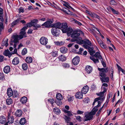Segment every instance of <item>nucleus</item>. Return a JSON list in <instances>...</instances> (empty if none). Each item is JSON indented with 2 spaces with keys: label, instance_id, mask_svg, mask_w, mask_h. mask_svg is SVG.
<instances>
[{
  "label": "nucleus",
  "instance_id": "obj_37",
  "mask_svg": "<svg viewBox=\"0 0 125 125\" xmlns=\"http://www.w3.org/2000/svg\"><path fill=\"white\" fill-rule=\"evenodd\" d=\"M64 118L65 120V122L67 123H68L70 120V118L67 116L65 115Z\"/></svg>",
  "mask_w": 125,
  "mask_h": 125
},
{
  "label": "nucleus",
  "instance_id": "obj_20",
  "mask_svg": "<svg viewBox=\"0 0 125 125\" xmlns=\"http://www.w3.org/2000/svg\"><path fill=\"white\" fill-rule=\"evenodd\" d=\"M56 97L57 99L60 101L59 102L60 103L59 104L61 105L62 103H61V101L60 100H62V95L60 93H58L56 94Z\"/></svg>",
  "mask_w": 125,
  "mask_h": 125
},
{
  "label": "nucleus",
  "instance_id": "obj_15",
  "mask_svg": "<svg viewBox=\"0 0 125 125\" xmlns=\"http://www.w3.org/2000/svg\"><path fill=\"white\" fill-rule=\"evenodd\" d=\"M106 76V75H105L104 76H101L102 78H100V79L102 83L104 82L108 83L109 82V78L108 77H105Z\"/></svg>",
  "mask_w": 125,
  "mask_h": 125
},
{
  "label": "nucleus",
  "instance_id": "obj_10",
  "mask_svg": "<svg viewBox=\"0 0 125 125\" xmlns=\"http://www.w3.org/2000/svg\"><path fill=\"white\" fill-rule=\"evenodd\" d=\"M67 24L66 23H63L61 24V29L63 33H65L67 31Z\"/></svg>",
  "mask_w": 125,
  "mask_h": 125
},
{
  "label": "nucleus",
  "instance_id": "obj_34",
  "mask_svg": "<svg viewBox=\"0 0 125 125\" xmlns=\"http://www.w3.org/2000/svg\"><path fill=\"white\" fill-rule=\"evenodd\" d=\"M54 43L55 45H61L64 44V42L62 41H55L54 42Z\"/></svg>",
  "mask_w": 125,
  "mask_h": 125
},
{
  "label": "nucleus",
  "instance_id": "obj_49",
  "mask_svg": "<svg viewBox=\"0 0 125 125\" xmlns=\"http://www.w3.org/2000/svg\"><path fill=\"white\" fill-rule=\"evenodd\" d=\"M52 55L54 57L58 55L57 52L56 51L52 52Z\"/></svg>",
  "mask_w": 125,
  "mask_h": 125
},
{
  "label": "nucleus",
  "instance_id": "obj_36",
  "mask_svg": "<svg viewBox=\"0 0 125 125\" xmlns=\"http://www.w3.org/2000/svg\"><path fill=\"white\" fill-rule=\"evenodd\" d=\"M109 8L110 10H112V12L114 14H115L117 15H118L119 14V13L118 11H116L115 9H114L111 7H110Z\"/></svg>",
  "mask_w": 125,
  "mask_h": 125
},
{
  "label": "nucleus",
  "instance_id": "obj_31",
  "mask_svg": "<svg viewBox=\"0 0 125 125\" xmlns=\"http://www.w3.org/2000/svg\"><path fill=\"white\" fill-rule=\"evenodd\" d=\"M53 111L54 113L57 115L61 113L60 110L57 108H54L53 109Z\"/></svg>",
  "mask_w": 125,
  "mask_h": 125
},
{
  "label": "nucleus",
  "instance_id": "obj_26",
  "mask_svg": "<svg viewBox=\"0 0 125 125\" xmlns=\"http://www.w3.org/2000/svg\"><path fill=\"white\" fill-rule=\"evenodd\" d=\"M27 97L24 96L21 98L20 99L21 102L23 104H24L27 102Z\"/></svg>",
  "mask_w": 125,
  "mask_h": 125
},
{
  "label": "nucleus",
  "instance_id": "obj_4",
  "mask_svg": "<svg viewBox=\"0 0 125 125\" xmlns=\"http://www.w3.org/2000/svg\"><path fill=\"white\" fill-rule=\"evenodd\" d=\"M27 29V28L26 26H24L21 29V31L20 32V35H18L20 39H22L24 37H26V36L25 35L26 33L25 31Z\"/></svg>",
  "mask_w": 125,
  "mask_h": 125
},
{
  "label": "nucleus",
  "instance_id": "obj_63",
  "mask_svg": "<svg viewBox=\"0 0 125 125\" xmlns=\"http://www.w3.org/2000/svg\"><path fill=\"white\" fill-rule=\"evenodd\" d=\"M112 93L110 92L108 94V96L107 98L110 99V98L112 96Z\"/></svg>",
  "mask_w": 125,
  "mask_h": 125
},
{
  "label": "nucleus",
  "instance_id": "obj_58",
  "mask_svg": "<svg viewBox=\"0 0 125 125\" xmlns=\"http://www.w3.org/2000/svg\"><path fill=\"white\" fill-rule=\"evenodd\" d=\"M88 51L89 52V53L91 52L94 49V48L93 47H89L88 49Z\"/></svg>",
  "mask_w": 125,
  "mask_h": 125
},
{
  "label": "nucleus",
  "instance_id": "obj_5",
  "mask_svg": "<svg viewBox=\"0 0 125 125\" xmlns=\"http://www.w3.org/2000/svg\"><path fill=\"white\" fill-rule=\"evenodd\" d=\"M107 69L102 68H98V70L100 71L99 73V74L100 76H104L106 75V74L105 73L108 71Z\"/></svg>",
  "mask_w": 125,
  "mask_h": 125
},
{
  "label": "nucleus",
  "instance_id": "obj_24",
  "mask_svg": "<svg viewBox=\"0 0 125 125\" xmlns=\"http://www.w3.org/2000/svg\"><path fill=\"white\" fill-rule=\"evenodd\" d=\"M6 118L3 115L0 116V123L1 124H4L6 122Z\"/></svg>",
  "mask_w": 125,
  "mask_h": 125
},
{
  "label": "nucleus",
  "instance_id": "obj_44",
  "mask_svg": "<svg viewBox=\"0 0 125 125\" xmlns=\"http://www.w3.org/2000/svg\"><path fill=\"white\" fill-rule=\"evenodd\" d=\"M76 119L79 122H81L82 121V118L80 116H75Z\"/></svg>",
  "mask_w": 125,
  "mask_h": 125
},
{
  "label": "nucleus",
  "instance_id": "obj_54",
  "mask_svg": "<svg viewBox=\"0 0 125 125\" xmlns=\"http://www.w3.org/2000/svg\"><path fill=\"white\" fill-rule=\"evenodd\" d=\"M4 76L3 74L0 73V80H2L4 78Z\"/></svg>",
  "mask_w": 125,
  "mask_h": 125
},
{
  "label": "nucleus",
  "instance_id": "obj_3",
  "mask_svg": "<svg viewBox=\"0 0 125 125\" xmlns=\"http://www.w3.org/2000/svg\"><path fill=\"white\" fill-rule=\"evenodd\" d=\"M79 41L77 42L78 44H85L90 46L92 44L91 42L88 39H85L84 40H82L81 38H79Z\"/></svg>",
  "mask_w": 125,
  "mask_h": 125
},
{
  "label": "nucleus",
  "instance_id": "obj_50",
  "mask_svg": "<svg viewBox=\"0 0 125 125\" xmlns=\"http://www.w3.org/2000/svg\"><path fill=\"white\" fill-rule=\"evenodd\" d=\"M104 104L103 105V106L98 111V112L97 113V114H96V116H98L99 115V114L100 113L101 111L102 110V108H103V107L104 106Z\"/></svg>",
  "mask_w": 125,
  "mask_h": 125
},
{
  "label": "nucleus",
  "instance_id": "obj_41",
  "mask_svg": "<svg viewBox=\"0 0 125 125\" xmlns=\"http://www.w3.org/2000/svg\"><path fill=\"white\" fill-rule=\"evenodd\" d=\"M104 99V98L103 97H102V96H101L100 97H99L97 98H96L94 99V101L95 102L98 101L99 100H103Z\"/></svg>",
  "mask_w": 125,
  "mask_h": 125
},
{
  "label": "nucleus",
  "instance_id": "obj_42",
  "mask_svg": "<svg viewBox=\"0 0 125 125\" xmlns=\"http://www.w3.org/2000/svg\"><path fill=\"white\" fill-rule=\"evenodd\" d=\"M22 69L24 70L27 69L28 68V66L27 64L25 63H24L22 64Z\"/></svg>",
  "mask_w": 125,
  "mask_h": 125
},
{
  "label": "nucleus",
  "instance_id": "obj_13",
  "mask_svg": "<svg viewBox=\"0 0 125 125\" xmlns=\"http://www.w3.org/2000/svg\"><path fill=\"white\" fill-rule=\"evenodd\" d=\"M61 24L60 22H58L51 25V27L53 28H56L61 29Z\"/></svg>",
  "mask_w": 125,
  "mask_h": 125
},
{
  "label": "nucleus",
  "instance_id": "obj_19",
  "mask_svg": "<svg viewBox=\"0 0 125 125\" xmlns=\"http://www.w3.org/2000/svg\"><path fill=\"white\" fill-rule=\"evenodd\" d=\"M19 62V59L17 57H16L14 58L12 60V64L14 65L18 64Z\"/></svg>",
  "mask_w": 125,
  "mask_h": 125
},
{
  "label": "nucleus",
  "instance_id": "obj_40",
  "mask_svg": "<svg viewBox=\"0 0 125 125\" xmlns=\"http://www.w3.org/2000/svg\"><path fill=\"white\" fill-rule=\"evenodd\" d=\"M48 101L51 104L52 107H53V103H54V100L53 99H48Z\"/></svg>",
  "mask_w": 125,
  "mask_h": 125
},
{
  "label": "nucleus",
  "instance_id": "obj_17",
  "mask_svg": "<svg viewBox=\"0 0 125 125\" xmlns=\"http://www.w3.org/2000/svg\"><path fill=\"white\" fill-rule=\"evenodd\" d=\"M89 87L87 86H86L84 87L81 90V92L84 94H86L88 91L89 90Z\"/></svg>",
  "mask_w": 125,
  "mask_h": 125
},
{
  "label": "nucleus",
  "instance_id": "obj_8",
  "mask_svg": "<svg viewBox=\"0 0 125 125\" xmlns=\"http://www.w3.org/2000/svg\"><path fill=\"white\" fill-rule=\"evenodd\" d=\"M51 33L53 36H57L59 35L60 30H57L56 28H53L51 29Z\"/></svg>",
  "mask_w": 125,
  "mask_h": 125
},
{
  "label": "nucleus",
  "instance_id": "obj_39",
  "mask_svg": "<svg viewBox=\"0 0 125 125\" xmlns=\"http://www.w3.org/2000/svg\"><path fill=\"white\" fill-rule=\"evenodd\" d=\"M8 39H7L5 41H3L2 45L3 46H5L6 47H7L8 45Z\"/></svg>",
  "mask_w": 125,
  "mask_h": 125
},
{
  "label": "nucleus",
  "instance_id": "obj_57",
  "mask_svg": "<svg viewBox=\"0 0 125 125\" xmlns=\"http://www.w3.org/2000/svg\"><path fill=\"white\" fill-rule=\"evenodd\" d=\"M110 3L112 5H114L116 4V2L114 0H112L110 1Z\"/></svg>",
  "mask_w": 125,
  "mask_h": 125
},
{
  "label": "nucleus",
  "instance_id": "obj_2",
  "mask_svg": "<svg viewBox=\"0 0 125 125\" xmlns=\"http://www.w3.org/2000/svg\"><path fill=\"white\" fill-rule=\"evenodd\" d=\"M12 38L13 40H12L11 41V42H12V43L14 42V48H15L16 47L17 45L19 43V40L21 39H20L19 36L17 35L12 36Z\"/></svg>",
  "mask_w": 125,
  "mask_h": 125
},
{
  "label": "nucleus",
  "instance_id": "obj_53",
  "mask_svg": "<svg viewBox=\"0 0 125 125\" xmlns=\"http://www.w3.org/2000/svg\"><path fill=\"white\" fill-rule=\"evenodd\" d=\"M100 54V52H97L95 53V54L94 55V56L95 57L97 58V57H98Z\"/></svg>",
  "mask_w": 125,
  "mask_h": 125
},
{
  "label": "nucleus",
  "instance_id": "obj_48",
  "mask_svg": "<svg viewBox=\"0 0 125 125\" xmlns=\"http://www.w3.org/2000/svg\"><path fill=\"white\" fill-rule=\"evenodd\" d=\"M33 27H34V28H33V29L34 30H37L38 28H40L41 26L38 24L37 25L36 24H35L34 25Z\"/></svg>",
  "mask_w": 125,
  "mask_h": 125
},
{
  "label": "nucleus",
  "instance_id": "obj_16",
  "mask_svg": "<svg viewBox=\"0 0 125 125\" xmlns=\"http://www.w3.org/2000/svg\"><path fill=\"white\" fill-rule=\"evenodd\" d=\"M85 69L86 72L88 74L90 73L93 70L92 67L89 65L85 67Z\"/></svg>",
  "mask_w": 125,
  "mask_h": 125
},
{
  "label": "nucleus",
  "instance_id": "obj_11",
  "mask_svg": "<svg viewBox=\"0 0 125 125\" xmlns=\"http://www.w3.org/2000/svg\"><path fill=\"white\" fill-rule=\"evenodd\" d=\"M80 61L79 57L78 56L75 57L72 60L73 64L75 65H76L78 64Z\"/></svg>",
  "mask_w": 125,
  "mask_h": 125
},
{
  "label": "nucleus",
  "instance_id": "obj_28",
  "mask_svg": "<svg viewBox=\"0 0 125 125\" xmlns=\"http://www.w3.org/2000/svg\"><path fill=\"white\" fill-rule=\"evenodd\" d=\"M22 114V112L21 110H18L16 112V116L18 117L21 116Z\"/></svg>",
  "mask_w": 125,
  "mask_h": 125
},
{
  "label": "nucleus",
  "instance_id": "obj_27",
  "mask_svg": "<svg viewBox=\"0 0 125 125\" xmlns=\"http://www.w3.org/2000/svg\"><path fill=\"white\" fill-rule=\"evenodd\" d=\"M58 58L60 61L63 62L66 60V57L65 56L62 55L58 57Z\"/></svg>",
  "mask_w": 125,
  "mask_h": 125
},
{
  "label": "nucleus",
  "instance_id": "obj_38",
  "mask_svg": "<svg viewBox=\"0 0 125 125\" xmlns=\"http://www.w3.org/2000/svg\"><path fill=\"white\" fill-rule=\"evenodd\" d=\"M4 28L3 23L2 22H0V34L1 33V32L4 29Z\"/></svg>",
  "mask_w": 125,
  "mask_h": 125
},
{
  "label": "nucleus",
  "instance_id": "obj_33",
  "mask_svg": "<svg viewBox=\"0 0 125 125\" xmlns=\"http://www.w3.org/2000/svg\"><path fill=\"white\" fill-rule=\"evenodd\" d=\"M3 53L4 55L6 56H8L9 57V56H11V54L8 50H5Z\"/></svg>",
  "mask_w": 125,
  "mask_h": 125
},
{
  "label": "nucleus",
  "instance_id": "obj_32",
  "mask_svg": "<svg viewBox=\"0 0 125 125\" xmlns=\"http://www.w3.org/2000/svg\"><path fill=\"white\" fill-rule=\"evenodd\" d=\"M94 115L90 114L89 113L88 114L85 115V117L86 118H87L89 120H90L93 118V116Z\"/></svg>",
  "mask_w": 125,
  "mask_h": 125
},
{
  "label": "nucleus",
  "instance_id": "obj_35",
  "mask_svg": "<svg viewBox=\"0 0 125 125\" xmlns=\"http://www.w3.org/2000/svg\"><path fill=\"white\" fill-rule=\"evenodd\" d=\"M7 104L10 105L12 103V99L10 98L7 99L6 100Z\"/></svg>",
  "mask_w": 125,
  "mask_h": 125
},
{
  "label": "nucleus",
  "instance_id": "obj_64",
  "mask_svg": "<svg viewBox=\"0 0 125 125\" xmlns=\"http://www.w3.org/2000/svg\"><path fill=\"white\" fill-rule=\"evenodd\" d=\"M77 113L78 114H82L83 113V111L78 110L77 111Z\"/></svg>",
  "mask_w": 125,
  "mask_h": 125
},
{
  "label": "nucleus",
  "instance_id": "obj_62",
  "mask_svg": "<svg viewBox=\"0 0 125 125\" xmlns=\"http://www.w3.org/2000/svg\"><path fill=\"white\" fill-rule=\"evenodd\" d=\"M4 57L3 56L0 55V62H2L3 61Z\"/></svg>",
  "mask_w": 125,
  "mask_h": 125
},
{
  "label": "nucleus",
  "instance_id": "obj_60",
  "mask_svg": "<svg viewBox=\"0 0 125 125\" xmlns=\"http://www.w3.org/2000/svg\"><path fill=\"white\" fill-rule=\"evenodd\" d=\"M67 115L71 117L73 115L72 113L70 111H69L67 113Z\"/></svg>",
  "mask_w": 125,
  "mask_h": 125
},
{
  "label": "nucleus",
  "instance_id": "obj_59",
  "mask_svg": "<svg viewBox=\"0 0 125 125\" xmlns=\"http://www.w3.org/2000/svg\"><path fill=\"white\" fill-rule=\"evenodd\" d=\"M101 62L102 63V65H103L104 67H105L106 66V64L102 60H101Z\"/></svg>",
  "mask_w": 125,
  "mask_h": 125
},
{
  "label": "nucleus",
  "instance_id": "obj_56",
  "mask_svg": "<svg viewBox=\"0 0 125 125\" xmlns=\"http://www.w3.org/2000/svg\"><path fill=\"white\" fill-rule=\"evenodd\" d=\"M91 88L92 89L94 90L96 89V87L95 84H93L91 86Z\"/></svg>",
  "mask_w": 125,
  "mask_h": 125
},
{
  "label": "nucleus",
  "instance_id": "obj_9",
  "mask_svg": "<svg viewBox=\"0 0 125 125\" xmlns=\"http://www.w3.org/2000/svg\"><path fill=\"white\" fill-rule=\"evenodd\" d=\"M40 42L42 44L46 45L48 43V39L45 37H42L40 39Z\"/></svg>",
  "mask_w": 125,
  "mask_h": 125
},
{
  "label": "nucleus",
  "instance_id": "obj_30",
  "mask_svg": "<svg viewBox=\"0 0 125 125\" xmlns=\"http://www.w3.org/2000/svg\"><path fill=\"white\" fill-rule=\"evenodd\" d=\"M26 122V120L24 118H21L20 121V124L21 125H24Z\"/></svg>",
  "mask_w": 125,
  "mask_h": 125
},
{
  "label": "nucleus",
  "instance_id": "obj_23",
  "mask_svg": "<svg viewBox=\"0 0 125 125\" xmlns=\"http://www.w3.org/2000/svg\"><path fill=\"white\" fill-rule=\"evenodd\" d=\"M67 49L65 47H62L60 48V51L62 53H66L67 51Z\"/></svg>",
  "mask_w": 125,
  "mask_h": 125
},
{
  "label": "nucleus",
  "instance_id": "obj_45",
  "mask_svg": "<svg viewBox=\"0 0 125 125\" xmlns=\"http://www.w3.org/2000/svg\"><path fill=\"white\" fill-rule=\"evenodd\" d=\"M62 66L64 67L65 68H68L70 67L69 64L66 63H63L62 64Z\"/></svg>",
  "mask_w": 125,
  "mask_h": 125
},
{
  "label": "nucleus",
  "instance_id": "obj_25",
  "mask_svg": "<svg viewBox=\"0 0 125 125\" xmlns=\"http://www.w3.org/2000/svg\"><path fill=\"white\" fill-rule=\"evenodd\" d=\"M13 92L10 88H8L7 90V94L9 97H11L13 95Z\"/></svg>",
  "mask_w": 125,
  "mask_h": 125
},
{
  "label": "nucleus",
  "instance_id": "obj_7",
  "mask_svg": "<svg viewBox=\"0 0 125 125\" xmlns=\"http://www.w3.org/2000/svg\"><path fill=\"white\" fill-rule=\"evenodd\" d=\"M12 114L11 112H9L8 113V122L9 124H11L14 122V119L12 116Z\"/></svg>",
  "mask_w": 125,
  "mask_h": 125
},
{
  "label": "nucleus",
  "instance_id": "obj_18",
  "mask_svg": "<svg viewBox=\"0 0 125 125\" xmlns=\"http://www.w3.org/2000/svg\"><path fill=\"white\" fill-rule=\"evenodd\" d=\"M66 30L67 31L65 33H67V35L68 36L71 35L74 30H73L72 28L70 27L67 28Z\"/></svg>",
  "mask_w": 125,
  "mask_h": 125
},
{
  "label": "nucleus",
  "instance_id": "obj_6",
  "mask_svg": "<svg viewBox=\"0 0 125 125\" xmlns=\"http://www.w3.org/2000/svg\"><path fill=\"white\" fill-rule=\"evenodd\" d=\"M101 102L100 101H98V104L95 106L92 111L90 112V114L92 115H94L96 112L98 111V108L101 105Z\"/></svg>",
  "mask_w": 125,
  "mask_h": 125
},
{
  "label": "nucleus",
  "instance_id": "obj_46",
  "mask_svg": "<svg viewBox=\"0 0 125 125\" xmlns=\"http://www.w3.org/2000/svg\"><path fill=\"white\" fill-rule=\"evenodd\" d=\"M73 21L75 23L79 26H81L82 25V24L80 22L75 19H73Z\"/></svg>",
  "mask_w": 125,
  "mask_h": 125
},
{
  "label": "nucleus",
  "instance_id": "obj_12",
  "mask_svg": "<svg viewBox=\"0 0 125 125\" xmlns=\"http://www.w3.org/2000/svg\"><path fill=\"white\" fill-rule=\"evenodd\" d=\"M52 23V22L51 21H47L42 25V26H44L46 28H49L51 27V24Z\"/></svg>",
  "mask_w": 125,
  "mask_h": 125
},
{
  "label": "nucleus",
  "instance_id": "obj_14",
  "mask_svg": "<svg viewBox=\"0 0 125 125\" xmlns=\"http://www.w3.org/2000/svg\"><path fill=\"white\" fill-rule=\"evenodd\" d=\"M61 10L67 14H69L71 15H73L72 12L70 11L68 9H67L65 7L63 8L62 9H61Z\"/></svg>",
  "mask_w": 125,
  "mask_h": 125
},
{
  "label": "nucleus",
  "instance_id": "obj_47",
  "mask_svg": "<svg viewBox=\"0 0 125 125\" xmlns=\"http://www.w3.org/2000/svg\"><path fill=\"white\" fill-rule=\"evenodd\" d=\"M13 96L15 97H17L19 95L17 91H14L13 93Z\"/></svg>",
  "mask_w": 125,
  "mask_h": 125
},
{
  "label": "nucleus",
  "instance_id": "obj_22",
  "mask_svg": "<svg viewBox=\"0 0 125 125\" xmlns=\"http://www.w3.org/2000/svg\"><path fill=\"white\" fill-rule=\"evenodd\" d=\"M4 72L6 73H8L10 71V68L9 66H5L3 69Z\"/></svg>",
  "mask_w": 125,
  "mask_h": 125
},
{
  "label": "nucleus",
  "instance_id": "obj_52",
  "mask_svg": "<svg viewBox=\"0 0 125 125\" xmlns=\"http://www.w3.org/2000/svg\"><path fill=\"white\" fill-rule=\"evenodd\" d=\"M100 45L102 48H103L105 49L106 48V46L105 45L103 42L102 43H101Z\"/></svg>",
  "mask_w": 125,
  "mask_h": 125
},
{
  "label": "nucleus",
  "instance_id": "obj_51",
  "mask_svg": "<svg viewBox=\"0 0 125 125\" xmlns=\"http://www.w3.org/2000/svg\"><path fill=\"white\" fill-rule=\"evenodd\" d=\"M89 99L88 97L85 98L83 100L84 102L86 103H87L89 102Z\"/></svg>",
  "mask_w": 125,
  "mask_h": 125
},
{
  "label": "nucleus",
  "instance_id": "obj_21",
  "mask_svg": "<svg viewBox=\"0 0 125 125\" xmlns=\"http://www.w3.org/2000/svg\"><path fill=\"white\" fill-rule=\"evenodd\" d=\"M75 97L76 98L79 99L82 98L83 97V93L80 92H77L75 94Z\"/></svg>",
  "mask_w": 125,
  "mask_h": 125
},
{
  "label": "nucleus",
  "instance_id": "obj_55",
  "mask_svg": "<svg viewBox=\"0 0 125 125\" xmlns=\"http://www.w3.org/2000/svg\"><path fill=\"white\" fill-rule=\"evenodd\" d=\"M19 13L24 12V9L22 7H20L19 9Z\"/></svg>",
  "mask_w": 125,
  "mask_h": 125
},
{
  "label": "nucleus",
  "instance_id": "obj_61",
  "mask_svg": "<svg viewBox=\"0 0 125 125\" xmlns=\"http://www.w3.org/2000/svg\"><path fill=\"white\" fill-rule=\"evenodd\" d=\"M17 24L16 21L14 20L11 24V26H13Z\"/></svg>",
  "mask_w": 125,
  "mask_h": 125
},
{
  "label": "nucleus",
  "instance_id": "obj_43",
  "mask_svg": "<svg viewBox=\"0 0 125 125\" xmlns=\"http://www.w3.org/2000/svg\"><path fill=\"white\" fill-rule=\"evenodd\" d=\"M27 53V49L26 48H24L22 50L21 53L22 55H24L26 54Z\"/></svg>",
  "mask_w": 125,
  "mask_h": 125
},
{
  "label": "nucleus",
  "instance_id": "obj_29",
  "mask_svg": "<svg viewBox=\"0 0 125 125\" xmlns=\"http://www.w3.org/2000/svg\"><path fill=\"white\" fill-rule=\"evenodd\" d=\"M32 61V58L31 57H27L25 59L26 62L28 63H30Z\"/></svg>",
  "mask_w": 125,
  "mask_h": 125
},
{
  "label": "nucleus",
  "instance_id": "obj_1",
  "mask_svg": "<svg viewBox=\"0 0 125 125\" xmlns=\"http://www.w3.org/2000/svg\"><path fill=\"white\" fill-rule=\"evenodd\" d=\"M80 33L83 34H84L83 32L80 30H74L71 35V37L73 38L71 40V41L72 42H76L77 43V41H79V38L80 37L79 36L80 35Z\"/></svg>",
  "mask_w": 125,
  "mask_h": 125
}]
</instances>
